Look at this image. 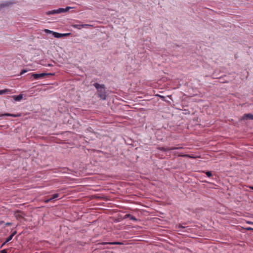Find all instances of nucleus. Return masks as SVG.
<instances>
[{
  "instance_id": "obj_15",
  "label": "nucleus",
  "mask_w": 253,
  "mask_h": 253,
  "mask_svg": "<svg viewBox=\"0 0 253 253\" xmlns=\"http://www.w3.org/2000/svg\"><path fill=\"white\" fill-rule=\"evenodd\" d=\"M205 173L208 177H211L212 176V173L210 171L205 172Z\"/></svg>"
},
{
  "instance_id": "obj_24",
  "label": "nucleus",
  "mask_w": 253,
  "mask_h": 253,
  "mask_svg": "<svg viewBox=\"0 0 253 253\" xmlns=\"http://www.w3.org/2000/svg\"><path fill=\"white\" fill-rule=\"evenodd\" d=\"M16 234V231H14L11 234V235L13 237L15 234Z\"/></svg>"
},
{
  "instance_id": "obj_14",
  "label": "nucleus",
  "mask_w": 253,
  "mask_h": 253,
  "mask_svg": "<svg viewBox=\"0 0 253 253\" xmlns=\"http://www.w3.org/2000/svg\"><path fill=\"white\" fill-rule=\"evenodd\" d=\"M59 196V194L58 193H56V194H53L52 196V197H51V198L52 199V200H53L55 198H58Z\"/></svg>"
},
{
  "instance_id": "obj_7",
  "label": "nucleus",
  "mask_w": 253,
  "mask_h": 253,
  "mask_svg": "<svg viewBox=\"0 0 253 253\" xmlns=\"http://www.w3.org/2000/svg\"><path fill=\"white\" fill-rule=\"evenodd\" d=\"M125 217L129 218L130 220H132L133 221H137L136 218L135 216L131 215L130 214H126L125 215Z\"/></svg>"
},
{
  "instance_id": "obj_6",
  "label": "nucleus",
  "mask_w": 253,
  "mask_h": 253,
  "mask_svg": "<svg viewBox=\"0 0 253 253\" xmlns=\"http://www.w3.org/2000/svg\"><path fill=\"white\" fill-rule=\"evenodd\" d=\"M102 245H122L123 243L119 242H103L102 243Z\"/></svg>"
},
{
  "instance_id": "obj_4",
  "label": "nucleus",
  "mask_w": 253,
  "mask_h": 253,
  "mask_svg": "<svg viewBox=\"0 0 253 253\" xmlns=\"http://www.w3.org/2000/svg\"><path fill=\"white\" fill-rule=\"evenodd\" d=\"M44 32L47 34H52V35L54 36V37L55 38H59L63 37V35H62V34H60L57 32H53L48 29H45Z\"/></svg>"
},
{
  "instance_id": "obj_17",
  "label": "nucleus",
  "mask_w": 253,
  "mask_h": 253,
  "mask_svg": "<svg viewBox=\"0 0 253 253\" xmlns=\"http://www.w3.org/2000/svg\"><path fill=\"white\" fill-rule=\"evenodd\" d=\"M185 228V226H183L182 224H179L177 226V229H180V228ZM178 231H180V229H178Z\"/></svg>"
},
{
  "instance_id": "obj_23",
  "label": "nucleus",
  "mask_w": 253,
  "mask_h": 253,
  "mask_svg": "<svg viewBox=\"0 0 253 253\" xmlns=\"http://www.w3.org/2000/svg\"><path fill=\"white\" fill-rule=\"evenodd\" d=\"M247 230L250 231V230H253V228L250 227H247L246 228Z\"/></svg>"
},
{
  "instance_id": "obj_22",
  "label": "nucleus",
  "mask_w": 253,
  "mask_h": 253,
  "mask_svg": "<svg viewBox=\"0 0 253 253\" xmlns=\"http://www.w3.org/2000/svg\"><path fill=\"white\" fill-rule=\"evenodd\" d=\"M0 253H7V251L5 249L2 250L0 251Z\"/></svg>"
},
{
  "instance_id": "obj_18",
  "label": "nucleus",
  "mask_w": 253,
  "mask_h": 253,
  "mask_svg": "<svg viewBox=\"0 0 253 253\" xmlns=\"http://www.w3.org/2000/svg\"><path fill=\"white\" fill-rule=\"evenodd\" d=\"M83 28H86L91 27L92 26L90 24H83Z\"/></svg>"
},
{
  "instance_id": "obj_13",
  "label": "nucleus",
  "mask_w": 253,
  "mask_h": 253,
  "mask_svg": "<svg viewBox=\"0 0 253 253\" xmlns=\"http://www.w3.org/2000/svg\"><path fill=\"white\" fill-rule=\"evenodd\" d=\"M1 116H11V117H19L20 115H18V114L14 115V114H12L6 113L4 114H2Z\"/></svg>"
},
{
  "instance_id": "obj_9",
  "label": "nucleus",
  "mask_w": 253,
  "mask_h": 253,
  "mask_svg": "<svg viewBox=\"0 0 253 253\" xmlns=\"http://www.w3.org/2000/svg\"><path fill=\"white\" fill-rule=\"evenodd\" d=\"M244 118L250 119L253 120V115L251 114H245L244 116Z\"/></svg>"
},
{
  "instance_id": "obj_19",
  "label": "nucleus",
  "mask_w": 253,
  "mask_h": 253,
  "mask_svg": "<svg viewBox=\"0 0 253 253\" xmlns=\"http://www.w3.org/2000/svg\"><path fill=\"white\" fill-rule=\"evenodd\" d=\"M182 156L184 157H189V158H195L194 157L191 156H190L189 155H182Z\"/></svg>"
},
{
  "instance_id": "obj_12",
  "label": "nucleus",
  "mask_w": 253,
  "mask_h": 253,
  "mask_svg": "<svg viewBox=\"0 0 253 253\" xmlns=\"http://www.w3.org/2000/svg\"><path fill=\"white\" fill-rule=\"evenodd\" d=\"M12 2H4V3H1L0 4V8H1L2 7H4V6H8L9 5L12 4Z\"/></svg>"
},
{
  "instance_id": "obj_11",
  "label": "nucleus",
  "mask_w": 253,
  "mask_h": 253,
  "mask_svg": "<svg viewBox=\"0 0 253 253\" xmlns=\"http://www.w3.org/2000/svg\"><path fill=\"white\" fill-rule=\"evenodd\" d=\"M72 26L74 28L78 29L79 30H80L83 28V24H74Z\"/></svg>"
},
{
  "instance_id": "obj_10",
  "label": "nucleus",
  "mask_w": 253,
  "mask_h": 253,
  "mask_svg": "<svg viewBox=\"0 0 253 253\" xmlns=\"http://www.w3.org/2000/svg\"><path fill=\"white\" fill-rule=\"evenodd\" d=\"M179 149V148H177V147H170L169 148L165 149L164 148H160L159 147V150H162V151H166L167 150H175V149Z\"/></svg>"
},
{
  "instance_id": "obj_1",
  "label": "nucleus",
  "mask_w": 253,
  "mask_h": 253,
  "mask_svg": "<svg viewBox=\"0 0 253 253\" xmlns=\"http://www.w3.org/2000/svg\"><path fill=\"white\" fill-rule=\"evenodd\" d=\"M93 86L97 89L98 97L103 100H106L107 97V92L105 89V85L103 84H100L98 83H95L93 84Z\"/></svg>"
},
{
  "instance_id": "obj_29",
  "label": "nucleus",
  "mask_w": 253,
  "mask_h": 253,
  "mask_svg": "<svg viewBox=\"0 0 253 253\" xmlns=\"http://www.w3.org/2000/svg\"><path fill=\"white\" fill-rule=\"evenodd\" d=\"M10 224L11 223H7L6 224L9 225H10Z\"/></svg>"
},
{
  "instance_id": "obj_2",
  "label": "nucleus",
  "mask_w": 253,
  "mask_h": 253,
  "mask_svg": "<svg viewBox=\"0 0 253 253\" xmlns=\"http://www.w3.org/2000/svg\"><path fill=\"white\" fill-rule=\"evenodd\" d=\"M72 8V7H70V6H67L65 8H59L58 9H54V10L48 11L46 13L47 15H50V14H58V13H64V12H66L69 11Z\"/></svg>"
},
{
  "instance_id": "obj_5",
  "label": "nucleus",
  "mask_w": 253,
  "mask_h": 253,
  "mask_svg": "<svg viewBox=\"0 0 253 253\" xmlns=\"http://www.w3.org/2000/svg\"><path fill=\"white\" fill-rule=\"evenodd\" d=\"M12 98L16 101H20L23 98V95L19 94V95H13L12 96Z\"/></svg>"
},
{
  "instance_id": "obj_3",
  "label": "nucleus",
  "mask_w": 253,
  "mask_h": 253,
  "mask_svg": "<svg viewBox=\"0 0 253 253\" xmlns=\"http://www.w3.org/2000/svg\"><path fill=\"white\" fill-rule=\"evenodd\" d=\"M31 77H33L35 79L38 80L41 78H44L45 76H47L49 75L53 76L54 74L52 73H41V74H36L34 73H31L30 74Z\"/></svg>"
},
{
  "instance_id": "obj_25",
  "label": "nucleus",
  "mask_w": 253,
  "mask_h": 253,
  "mask_svg": "<svg viewBox=\"0 0 253 253\" xmlns=\"http://www.w3.org/2000/svg\"><path fill=\"white\" fill-rule=\"evenodd\" d=\"M62 35H63V37L64 36H67L70 35V33L62 34Z\"/></svg>"
},
{
  "instance_id": "obj_21",
  "label": "nucleus",
  "mask_w": 253,
  "mask_h": 253,
  "mask_svg": "<svg viewBox=\"0 0 253 253\" xmlns=\"http://www.w3.org/2000/svg\"><path fill=\"white\" fill-rule=\"evenodd\" d=\"M26 72H27V70H23L21 71V72L20 73V75H23V74H24V73H25Z\"/></svg>"
},
{
  "instance_id": "obj_28",
  "label": "nucleus",
  "mask_w": 253,
  "mask_h": 253,
  "mask_svg": "<svg viewBox=\"0 0 253 253\" xmlns=\"http://www.w3.org/2000/svg\"><path fill=\"white\" fill-rule=\"evenodd\" d=\"M6 243H5V242L4 243H3L2 244V246L1 247H2L3 246H4Z\"/></svg>"
},
{
  "instance_id": "obj_30",
  "label": "nucleus",
  "mask_w": 253,
  "mask_h": 253,
  "mask_svg": "<svg viewBox=\"0 0 253 253\" xmlns=\"http://www.w3.org/2000/svg\"><path fill=\"white\" fill-rule=\"evenodd\" d=\"M250 188L253 190V186L250 187Z\"/></svg>"
},
{
  "instance_id": "obj_27",
  "label": "nucleus",
  "mask_w": 253,
  "mask_h": 253,
  "mask_svg": "<svg viewBox=\"0 0 253 253\" xmlns=\"http://www.w3.org/2000/svg\"><path fill=\"white\" fill-rule=\"evenodd\" d=\"M159 98H163V99L164 98V97L163 96L161 95H159Z\"/></svg>"
},
{
  "instance_id": "obj_26",
  "label": "nucleus",
  "mask_w": 253,
  "mask_h": 253,
  "mask_svg": "<svg viewBox=\"0 0 253 253\" xmlns=\"http://www.w3.org/2000/svg\"><path fill=\"white\" fill-rule=\"evenodd\" d=\"M247 223L249 224L253 225V222L252 221H247Z\"/></svg>"
},
{
  "instance_id": "obj_16",
  "label": "nucleus",
  "mask_w": 253,
  "mask_h": 253,
  "mask_svg": "<svg viewBox=\"0 0 253 253\" xmlns=\"http://www.w3.org/2000/svg\"><path fill=\"white\" fill-rule=\"evenodd\" d=\"M13 237L10 235L6 240L5 243H7L9 242L12 239Z\"/></svg>"
},
{
  "instance_id": "obj_8",
  "label": "nucleus",
  "mask_w": 253,
  "mask_h": 253,
  "mask_svg": "<svg viewBox=\"0 0 253 253\" xmlns=\"http://www.w3.org/2000/svg\"><path fill=\"white\" fill-rule=\"evenodd\" d=\"M10 92V90L9 89H4L2 90H0V95L5 94Z\"/></svg>"
},
{
  "instance_id": "obj_20",
  "label": "nucleus",
  "mask_w": 253,
  "mask_h": 253,
  "mask_svg": "<svg viewBox=\"0 0 253 253\" xmlns=\"http://www.w3.org/2000/svg\"><path fill=\"white\" fill-rule=\"evenodd\" d=\"M51 200H52V199L51 198H50L49 199H47L45 200H44V202L45 203H48L49 202H50Z\"/></svg>"
}]
</instances>
